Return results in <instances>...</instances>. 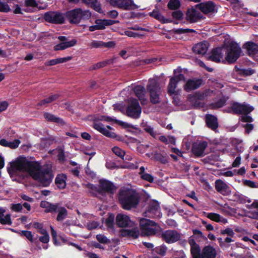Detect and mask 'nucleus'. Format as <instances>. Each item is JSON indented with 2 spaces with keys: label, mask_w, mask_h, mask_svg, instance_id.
Wrapping results in <instances>:
<instances>
[{
  "label": "nucleus",
  "mask_w": 258,
  "mask_h": 258,
  "mask_svg": "<svg viewBox=\"0 0 258 258\" xmlns=\"http://www.w3.org/2000/svg\"><path fill=\"white\" fill-rule=\"evenodd\" d=\"M18 171L27 172L33 179L38 181L44 187L49 185L53 177L51 168L41 169L40 163L29 161L25 157H19L11 163L10 167L8 168L10 174Z\"/></svg>",
  "instance_id": "nucleus-1"
},
{
  "label": "nucleus",
  "mask_w": 258,
  "mask_h": 258,
  "mask_svg": "<svg viewBox=\"0 0 258 258\" xmlns=\"http://www.w3.org/2000/svg\"><path fill=\"white\" fill-rule=\"evenodd\" d=\"M118 198L121 208L126 210L136 208L140 201L138 193L129 188L120 189L118 192Z\"/></svg>",
  "instance_id": "nucleus-2"
},
{
  "label": "nucleus",
  "mask_w": 258,
  "mask_h": 258,
  "mask_svg": "<svg viewBox=\"0 0 258 258\" xmlns=\"http://www.w3.org/2000/svg\"><path fill=\"white\" fill-rule=\"evenodd\" d=\"M64 14V20L67 19L71 24H78L82 21L89 19L92 16L89 10H83L80 8L67 11Z\"/></svg>",
  "instance_id": "nucleus-3"
},
{
  "label": "nucleus",
  "mask_w": 258,
  "mask_h": 258,
  "mask_svg": "<svg viewBox=\"0 0 258 258\" xmlns=\"http://www.w3.org/2000/svg\"><path fill=\"white\" fill-rule=\"evenodd\" d=\"M40 206L45 209L44 212L46 213H57L56 220L58 222L63 221L68 215V212L66 208L60 206L58 203L53 204L47 201H43L41 202Z\"/></svg>",
  "instance_id": "nucleus-4"
},
{
  "label": "nucleus",
  "mask_w": 258,
  "mask_h": 258,
  "mask_svg": "<svg viewBox=\"0 0 258 258\" xmlns=\"http://www.w3.org/2000/svg\"><path fill=\"white\" fill-rule=\"evenodd\" d=\"M140 235L142 237L154 235L161 229L160 226L157 223L146 218L140 220Z\"/></svg>",
  "instance_id": "nucleus-5"
},
{
  "label": "nucleus",
  "mask_w": 258,
  "mask_h": 258,
  "mask_svg": "<svg viewBox=\"0 0 258 258\" xmlns=\"http://www.w3.org/2000/svg\"><path fill=\"white\" fill-rule=\"evenodd\" d=\"M142 108L137 99L131 98L128 101V105L126 108V115L133 118L140 117Z\"/></svg>",
  "instance_id": "nucleus-6"
},
{
  "label": "nucleus",
  "mask_w": 258,
  "mask_h": 258,
  "mask_svg": "<svg viewBox=\"0 0 258 258\" xmlns=\"http://www.w3.org/2000/svg\"><path fill=\"white\" fill-rule=\"evenodd\" d=\"M241 49L237 43H232L227 49L225 59L229 64L234 63L239 57Z\"/></svg>",
  "instance_id": "nucleus-7"
},
{
  "label": "nucleus",
  "mask_w": 258,
  "mask_h": 258,
  "mask_svg": "<svg viewBox=\"0 0 258 258\" xmlns=\"http://www.w3.org/2000/svg\"><path fill=\"white\" fill-rule=\"evenodd\" d=\"M44 20L51 24H62L64 23V14L57 11H48L44 13Z\"/></svg>",
  "instance_id": "nucleus-8"
},
{
  "label": "nucleus",
  "mask_w": 258,
  "mask_h": 258,
  "mask_svg": "<svg viewBox=\"0 0 258 258\" xmlns=\"http://www.w3.org/2000/svg\"><path fill=\"white\" fill-rule=\"evenodd\" d=\"M231 111L228 112H232L235 114H248L252 111L254 108L251 106H248L245 104H241L236 102H234L230 108Z\"/></svg>",
  "instance_id": "nucleus-9"
},
{
  "label": "nucleus",
  "mask_w": 258,
  "mask_h": 258,
  "mask_svg": "<svg viewBox=\"0 0 258 258\" xmlns=\"http://www.w3.org/2000/svg\"><path fill=\"white\" fill-rule=\"evenodd\" d=\"M110 4L114 7L125 10L137 9L139 6L135 4L133 0H110Z\"/></svg>",
  "instance_id": "nucleus-10"
},
{
  "label": "nucleus",
  "mask_w": 258,
  "mask_h": 258,
  "mask_svg": "<svg viewBox=\"0 0 258 258\" xmlns=\"http://www.w3.org/2000/svg\"><path fill=\"white\" fill-rule=\"evenodd\" d=\"M57 38L60 42L54 46L53 49L55 51L64 50L75 46L77 42L76 39L69 41L68 38L64 36H59Z\"/></svg>",
  "instance_id": "nucleus-11"
},
{
  "label": "nucleus",
  "mask_w": 258,
  "mask_h": 258,
  "mask_svg": "<svg viewBox=\"0 0 258 258\" xmlns=\"http://www.w3.org/2000/svg\"><path fill=\"white\" fill-rule=\"evenodd\" d=\"M115 223L120 228L132 227L135 225V223L131 220L128 216L121 213L116 215Z\"/></svg>",
  "instance_id": "nucleus-12"
},
{
  "label": "nucleus",
  "mask_w": 258,
  "mask_h": 258,
  "mask_svg": "<svg viewBox=\"0 0 258 258\" xmlns=\"http://www.w3.org/2000/svg\"><path fill=\"white\" fill-rule=\"evenodd\" d=\"M161 237L167 243H172L180 240V234L175 230H167L163 231Z\"/></svg>",
  "instance_id": "nucleus-13"
},
{
  "label": "nucleus",
  "mask_w": 258,
  "mask_h": 258,
  "mask_svg": "<svg viewBox=\"0 0 258 258\" xmlns=\"http://www.w3.org/2000/svg\"><path fill=\"white\" fill-rule=\"evenodd\" d=\"M94 127L96 130L107 137L115 139L117 141L121 142H124L125 140L124 137L118 136L115 133L110 132L104 126L103 124H95Z\"/></svg>",
  "instance_id": "nucleus-14"
},
{
  "label": "nucleus",
  "mask_w": 258,
  "mask_h": 258,
  "mask_svg": "<svg viewBox=\"0 0 258 258\" xmlns=\"http://www.w3.org/2000/svg\"><path fill=\"white\" fill-rule=\"evenodd\" d=\"M203 84H204V81L201 78L189 79L186 81L183 88L186 92H189L199 88Z\"/></svg>",
  "instance_id": "nucleus-15"
},
{
  "label": "nucleus",
  "mask_w": 258,
  "mask_h": 258,
  "mask_svg": "<svg viewBox=\"0 0 258 258\" xmlns=\"http://www.w3.org/2000/svg\"><path fill=\"white\" fill-rule=\"evenodd\" d=\"M99 189L101 191V195L103 193L107 192L109 194H113L116 189V187L114 184L107 179H101L99 181Z\"/></svg>",
  "instance_id": "nucleus-16"
},
{
  "label": "nucleus",
  "mask_w": 258,
  "mask_h": 258,
  "mask_svg": "<svg viewBox=\"0 0 258 258\" xmlns=\"http://www.w3.org/2000/svg\"><path fill=\"white\" fill-rule=\"evenodd\" d=\"M203 16L201 12L192 7L188 9L186 14V19L190 23H195L203 19Z\"/></svg>",
  "instance_id": "nucleus-17"
},
{
  "label": "nucleus",
  "mask_w": 258,
  "mask_h": 258,
  "mask_svg": "<svg viewBox=\"0 0 258 258\" xmlns=\"http://www.w3.org/2000/svg\"><path fill=\"white\" fill-rule=\"evenodd\" d=\"M208 146V143L206 141L195 143L192 145V152L193 154L198 157H203L204 152Z\"/></svg>",
  "instance_id": "nucleus-18"
},
{
  "label": "nucleus",
  "mask_w": 258,
  "mask_h": 258,
  "mask_svg": "<svg viewBox=\"0 0 258 258\" xmlns=\"http://www.w3.org/2000/svg\"><path fill=\"white\" fill-rule=\"evenodd\" d=\"M196 7L205 14L213 13L215 11V5L213 2L208 1L205 3H201L196 5Z\"/></svg>",
  "instance_id": "nucleus-19"
},
{
  "label": "nucleus",
  "mask_w": 258,
  "mask_h": 258,
  "mask_svg": "<svg viewBox=\"0 0 258 258\" xmlns=\"http://www.w3.org/2000/svg\"><path fill=\"white\" fill-rule=\"evenodd\" d=\"M215 188L218 192L224 196H228L231 193L230 187L221 179L216 180Z\"/></svg>",
  "instance_id": "nucleus-20"
},
{
  "label": "nucleus",
  "mask_w": 258,
  "mask_h": 258,
  "mask_svg": "<svg viewBox=\"0 0 258 258\" xmlns=\"http://www.w3.org/2000/svg\"><path fill=\"white\" fill-rule=\"evenodd\" d=\"M131 229H120V235L121 237H129L133 239L138 238L140 235V231L137 227H132Z\"/></svg>",
  "instance_id": "nucleus-21"
},
{
  "label": "nucleus",
  "mask_w": 258,
  "mask_h": 258,
  "mask_svg": "<svg viewBox=\"0 0 258 258\" xmlns=\"http://www.w3.org/2000/svg\"><path fill=\"white\" fill-rule=\"evenodd\" d=\"M205 121L207 127L215 131L218 127V118L213 114H208L205 116Z\"/></svg>",
  "instance_id": "nucleus-22"
},
{
  "label": "nucleus",
  "mask_w": 258,
  "mask_h": 258,
  "mask_svg": "<svg viewBox=\"0 0 258 258\" xmlns=\"http://www.w3.org/2000/svg\"><path fill=\"white\" fill-rule=\"evenodd\" d=\"M223 56L222 48L216 47L212 50L211 54L208 56V58L213 61L220 62Z\"/></svg>",
  "instance_id": "nucleus-23"
},
{
  "label": "nucleus",
  "mask_w": 258,
  "mask_h": 258,
  "mask_svg": "<svg viewBox=\"0 0 258 258\" xmlns=\"http://www.w3.org/2000/svg\"><path fill=\"white\" fill-rule=\"evenodd\" d=\"M216 256L217 251L214 247L209 245L203 248L202 258H216Z\"/></svg>",
  "instance_id": "nucleus-24"
},
{
  "label": "nucleus",
  "mask_w": 258,
  "mask_h": 258,
  "mask_svg": "<svg viewBox=\"0 0 258 258\" xmlns=\"http://www.w3.org/2000/svg\"><path fill=\"white\" fill-rule=\"evenodd\" d=\"M209 47V43L207 41L196 44L192 48L193 51L198 54H205L206 53Z\"/></svg>",
  "instance_id": "nucleus-25"
},
{
  "label": "nucleus",
  "mask_w": 258,
  "mask_h": 258,
  "mask_svg": "<svg viewBox=\"0 0 258 258\" xmlns=\"http://www.w3.org/2000/svg\"><path fill=\"white\" fill-rule=\"evenodd\" d=\"M149 15L150 17L157 20L162 24L173 22V20L165 18L158 10H153L152 12L149 13Z\"/></svg>",
  "instance_id": "nucleus-26"
},
{
  "label": "nucleus",
  "mask_w": 258,
  "mask_h": 258,
  "mask_svg": "<svg viewBox=\"0 0 258 258\" xmlns=\"http://www.w3.org/2000/svg\"><path fill=\"white\" fill-rule=\"evenodd\" d=\"M246 49L249 56L254 55L258 53V44L252 41L246 42L243 46Z\"/></svg>",
  "instance_id": "nucleus-27"
},
{
  "label": "nucleus",
  "mask_w": 258,
  "mask_h": 258,
  "mask_svg": "<svg viewBox=\"0 0 258 258\" xmlns=\"http://www.w3.org/2000/svg\"><path fill=\"white\" fill-rule=\"evenodd\" d=\"M5 212V209L0 207V223L3 225H11L12 224L11 215L10 214H8L4 216Z\"/></svg>",
  "instance_id": "nucleus-28"
},
{
  "label": "nucleus",
  "mask_w": 258,
  "mask_h": 258,
  "mask_svg": "<svg viewBox=\"0 0 258 258\" xmlns=\"http://www.w3.org/2000/svg\"><path fill=\"white\" fill-rule=\"evenodd\" d=\"M133 90L136 96L141 101L142 104H143V102L147 100L145 98L146 91L144 87L141 85H137L134 88Z\"/></svg>",
  "instance_id": "nucleus-29"
},
{
  "label": "nucleus",
  "mask_w": 258,
  "mask_h": 258,
  "mask_svg": "<svg viewBox=\"0 0 258 258\" xmlns=\"http://www.w3.org/2000/svg\"><path fill=\"white\" fill-rule=\"evenodd\" d=\"M43 116L48 121L55 122L60 125H63L65 124L64 121L62 118L57 117L50 113L45 112Z\"/></svg>",
  "instance_id": "nucleus-30"
},
{
  "label": "nucleus",
  "mask_w": 258,
  "mask_h": 258,
  "mask_svg": "<svg viewBox=\"0 0 258 258\" xmlns=\"http://www.w3.org/2000/svg\"><path fill=\"white\" fill-rule=\"evenodd\" d=\"M160 209L159 203L157 201L152 200L151 201L147 208L146 213L156 214Z\"/></svg>",
  "instance_id": "nucleus-31"
},
{
  "label": "nucleus",
  "mask_w": 258,
  "mask_h": 258,
  "mask_svg": "<svg viewBox=\"0 0 258 258\" xmlns=\"http://www.w3.org/2000/svg\"><path fill=\"white\" fill-rule=\"evenodd\" d=\"M194 244L192 245L191 242H189L191 245L190 253L192 258H202V251H201L200 246L195 241H194Z\"/></svg>",
  "instance_id": "nucleus-32"
},
{
  "label": "nucleus",
  "mask_w": 258,
  "mask_h": 258,
  "mask_svg": "<svg viewBox=\"0 0 258 258\" xmlns=\"http://www.w3.org/2000/svg\"><path fill=\"white\" fill-rule=\"evenodd\" d=\"M67 176L65 174H58L55 179V183L58 188L62 189L66 187Z\"/></svg>",
  "instance_id": "nucleus-33"
},
{
  "label": "nucleus",
  "mask_w": 258,
  "mask_h": 258,
  "mask_svg": "<svg viewBox=\"0 0 258 258\" xmlns=\"http://www.w3.org/2000/svg\"><path fill=\"white\" fill-rule=\"evenodd\" d=\"M147 89L149 93V94L160 92V87L159 83L155 80H149V84L147 86Z\"/></svg>",
  "instance_id": "nucleus-34"
},
{
  "label": "nucleus",
  "mask_w": 258,
  "mask_h": 258,
  "mask_svg": "<svg viewBox=\"0 0 258 258\" xmlns=\"http://www.w3.org/2000/svg\"><path fill=\"white\" fill-rule=\"evenodd\" d=\"M59 95L55 94L50 95L48 97L40 100L38 103V106H47L48 104L58 99Z\"/></svg>",
  "instance_id": "nucleus-35"
},
{
  "label": "nucleus",
  "mask_w": 258,
  "mask_h": 258,
  "mask_svg": "<svg viewBox=\"0 0 258 258\" xmlns=\"http://www.w3.org/2000/svg\"><path fill=\"white\" fill-rule=\"evenodd\" d=\"M178 82L175 80L174 78H171L167 87V91L169 95L172 96L174 94L175 89L177 87Z\"/></svg>",
  "instance_id": "nucleus-36"
},
{
  "label": "nucleus",
  "mask_w": 258,
  "mask_h": 258,
  "mask_svg": "<svg viewBox=\"0 0 258 258\" xmlns=\"http://www.w3.org/2000/svg\"><path fill=\"white\" fill-rule=\"evenodd\" d=\"M182 69L180 67H178L174 70V76L172 78H174L175 80L179 82L180 81H185V78L183 74H182Z\"/></svg>",
  "instance_id": "nucleus-37"
},
{
  "label": "nucleus",
  "mask_w": 258,
  "mask_h": 258,
  "mask_svg": "<svg viewBox=\"0 0 258 258\" xmlns=\"http://www.w3.org/2000/svg\"><path fill=\"white\" fill-rule=\"evenodd\" d=\"M235 69L237 73L242 76H250L254 73V71L251 68L248 69H239L237 66H235Z\"/></svg>",
  "instance_id": "nucleus-38"
},
{
  "label": "nucleus",
  "mask_w": 258,
  "mask_h": 258,
  "mask_svg": "<svg viewBox=\"0 0 258 258\" xmlns=\"http://www.w3.org/2000/svg\"><path fill=\"white\" fill-rule=\"evenodd\" d=\"M181 6L179 0H170L167 4V7L171 10H178Z\"/></svg>",
  "instance_id": "nucleus-39"
},
{
  "label": "nucleus",
  "mask_w": 258,
  "mask_h": 258,
  "mask_svg": "<svg viewBox=\"0 0 258 258\" xmlns=\"http://www.w3.org/2000/svg\"><path fill=\"white\" fill-rule=\"evenodd\" d=\"M105 225L108 228L113 229L114 225V215L112 213H109L108 217L106 219Z\"/></svg>",
  "instance_id": "nucleus-40"
},
{
  "label": "nucleus",
  "mask_w": 258,
  "mask_h": 258,
  "mask_svg": "<svg viewBox=\"0 0 258 258\" xmlns=\"http://www.w3.org/2000/svg\"><path fill=\"white\" fill-rule=\"evenodd\" d=\"M104 120L106 122H114L119 125L123 126L124 127H128V124L127 123L123 122L122 121L117 120L116 119L112 118V117L108 116H105Z\"/></svg>",
  "instance_id": "nucleus-41"
},
{
  "label": "nucleus",
  "mask_w": 258,
  "mask_h": 258,
  "mask_svg": "<svg viewBox=\"0 0 258 258\" xmlns=\"http://www.w3.org/2000/svg\"><path fill=\"white\" fill-rule=\"evenodd\" d=\"M159 92H156L150 94V101L152 104H156L160 103Z\"/></svg>",
  "instance_id": "nucleus-42"
},
{
  "label": "nucleus",
  "mask_w": 258,
  "mask_h": 258,
  "mask_svg": "<svg viewBox=\"0 0 258 258\" xmlns=\"http://www.w3.org/2000/svg\"><path fill=\"white\" fill-rule=\"evenodd\" d=\"M226 102V99L224 97H223L218 100L216 102L212 104L213 108L214 109L219 108L224 106Z\"/></svg>",
  "instance_id": "nucleus-43"
},
{
  "label": "nucleus",
  "mask_w": 258,
  "mask_h": 258,
  "mask_svg": "<svg viewBox=\"0 0 258 258\" xmlns=\"http://www.w3.org/2000/svg\"><path fill=\"white\" fill-rule=\"evenodd\" d=\"M232 237H233L227 236L226 238H225L224 240H223L221 237L218 238V243H219V245L220 246V247H225L226 243H229L234 241V240L232 239Z\"/></svg>",
  "instance_id": "nucleus-44"
},
{
  "label": "nucleus",
  "mask_w": 258,
  "mask_h": 258,
  "mask_svg": "<svg viewBox=\"0 0 258 258\" xmlns=\"http://www.w3.org/2000/svg\"><path fill=\"white\" fill-rule=\"evenodd\" d=\"M112 151L116 156L124 160L125 152L118 147H114L112 149Z\"/></svg>",
  "instance_id": "nucleus-45"
},
{
  "label": "nucleus",
  "mask_w": 258,
  "mask_h": 258,
  "mask_svg": "<svg viewBox=\"0 0 258 258\" xmlns=\"http://www.w3.org/2000/svg\"><path fill=\"white\" fill-rule=\"evenodd\" d=\"M233 198H234V201L240 204H244L246 202V197L239 193H235L233 195Z\"/></svg>",
  "instance_id": "nucleus-46"
},
{
  "label": "nucleus",
  "mask_w": 258,
  "mask_h": 258,
  "mask_svg": "<svg viewBox=\"0 0 258 258\" xmlns=\"http://www.w3.org/2000/svg\"><path fill=\"white\" fill-rule=\"evenodd\" d=\"M96 238L100 243L108 244L110 243V239H108L107 237L103 234H97L96 236Z\"/></svg>",
  "instance_id": "nucleus-47"
},
{
  "label": "nucleus",
  "mask_w": 258,
  "mask_h": 258,
  "mask_svg": "<svg viewBox=\"0 0 258 258\" xmlns=\"http://www.w3.org/2000/svg\"><path fill=\"white\" fill-rule=\"evenodd\" d=\"M220 234L221 235H225L227 234L228 236L229 237H234L235 233L233 230L230 228H226L225 229H221L220 231Z\"/></svg>",
  "instance_id": "nucleus-48"
},
{
  "label": "nucleus",
  "mask_w": 258,
  "mask_h": 258,
  "mask_svg": "<svg viewBox=\"0 0 258 258\" xmlns=\"http://www.w3.org/2000/svg\"><path fill=\"white\" fill-rule=\"evenodd\" d=\"M207 217L214 221L219 222L221 220V216L217 213H210L207 215Z\"/></svg>",
  "instance_id": "nucleus-49"
},
{
  "label": "nucleus",
  "mask_w": 258,
  "mask_h": 258,
  "mask_svg": "<svg viewBox=\"0 0 258 258\" xmlns=\"http://www.w3.org/2000/svg\"><path fill=\"white\" fill-rule=\"evenodd\" d=\"M174 33L177 34H181L186 33H192V32H196V31L194 29H182V28H179L177 29L173 30Z\"/></svg>",
  "instance_id": "nucleus-50"
},
{
  "label": "nucleus",
  "mask_w": 258,
  "mask_h": 258,
  "mask_svg": "<svg viewBox=\"0 0 258 258\" xmlns=\"http://www.w3.org/2000/svg\"><path fill=\"white\" fill-rule=\"evenodd\" d=\"M155 157L157 161H160L163 164H166L168 162L167 157L160 153H156L155 154Z\"/></svg>",
  "instance_id": "nucleus-51"
},
{
  "label": "nucleus",
  "mask_w": 258,
  "mask_h": 258,
  "mask_svg": "<svg viewBox=\"0 0 258 258\" xmlns=\"http://www.w3.org/2000/svg\"><path fill=\"white\" fill-rule=\"evenodd\" d=\"M172 16L173 19L177 20H181L183 18V14L180 10H175L172 13Z\"/></svg>",
  "instance_id": "nucleus-52"
},
{
  "label": "nucleus",
  "mask_w": 258,
  "mask_h": 258,
  "mask_svg": "<svg viewBox=\"0 0 258 258\" xmlns=\"http://www.w3.org/2000/svg\"><path fill=\"white\" fill-rule=\"evenodd\" d=\"M95 23L97 25L99 30H103L105 28V19H96Z\"/></svg>",
  "instance_id": "nucleus-53"
},
{
  "label": "nucleus",
  "mask_w": 258,
  "mask_h": 258,
  "mask_svg": "<svg viewBox=\"0 0 258 258\" xmlns=\"http://www.w3.org/2000/svg\"><path fill=\"white\" fill-rule=\"evenodd\" d=\"M11 11V9L9 5L6 3L1 2L0 0V12L7 13Z\"/></svg>",
  "instance_id": "nucleus-54"
},
{
  "label": "nucleus",
  "mask_w": 258,
  "mask_h": 258,
  "mask_svg": "<svg viewBox=\"0 0 258 258\" xmlns=\"http://www.w3.org/2000/svg\"><path fill=\"white\" fill-rule=\"evenodd\" d=\"M140 177L143 180H146L150 183L154 182V177L150 174L145 173V174L142 175Z\"/></svg>",
  "instance_id": "nucleus-55"
},
{
  "label": "nucleus",
  "mask_w": 258,
  "mask_h": 258,
  "mask_svg": "<svg viewBox=\"0 0 258 258\" xmlns=\"http://www.w3.org/2000/svg\"><path fill=\"white\" fill-rule=\"evenodd\" d=\"M86 186L88 189H91L93 191L98 192L99 194H101V191H100V189H99V186L98 187V186L96 185L89 183L86 185Z\"/></svg>",
  "instance_id": "nucleus-56"
},
{
  "label": "nucleus",
  "mask_w": 258,
  "mask_h": 258,
  "mask_svg": "<svg viewBox=\"0 0 258 258\" xmlns=\"http://www.w3.org/2000/svg\"><path fill=\"white\" fill-rule=\"evenodd\" d=\"M21 235L25 236L31 242L33 241V235L30 231L22 230L21 231Z\"/></svg>",
  "instance_id": "nucleus-57"
},
{
  "label": "nucleus",
  "mask_w": 258,
  "mask_h": 258,
  "mask_svg": "<svg viewBox=\"0 0 258 258\" xmlns=\"http://www.w3.org/2000/svg\"><path fill=\"white\" fill-rule=\"evenodd\" d=\"M104 42L102 41L93 40L91 43L93 48H103Z\"/></svg>",
  "instance_id": "nucleus-58"
},
{
  "label": "nucleus",
  "mask_w": 258,
  "mask_h": 258,
  "mask_svg": "<svg viewBox=\"0 0 258 258\" xmlns=\"http://www.w3.org/2000/svg\"><path fill=\"white\" fill-rule=\"evenodd\" d=\"M20 143L21 142L19 140L15 139L13 142H8L9 146L8 147H9L11 149H16L19 146Z\"/></svg>",
  "instance_id": "nucleus-59"
},
{
  "label": "nucleus",
  "mask_w": 258,
  "mask_h": 258,
  "mask_svg": "<svg viewBox=\"0 0 258 258\" xmlns=\"http://www.w3.org/2000/svg\"><path fill=\"white\" fill-rule=\"evenodd\" d=\"M11 209L12 211L16 212H20L23 209V206L20 203L12 204Z\"/></svg>",
  "instance_id": "nucleus-60"
},
{
  "label": "nucleus",
  "mask_w": 258,
  "mask_h": 258,
  "mask_svg": "<svg viewBox=\"0 0 258 258\" xmlns=\"http://www.w3.org/2000/svg\"><path fill=\"white\" fill-rule=\"evenodd\" d=\"M91 5H92V7L93 8V9L95 11H96L99 13H102V9L101 7V5L99 3H98L97 0H96V1L95 2L92 3Z\"/></svg>",
  "instance_id": "nucleus-61"
},
{
  "label": "nucleus",
  "mask_w": 258,
  "mask_h": 258,
  "mask_svg": "<svg viewBox=\"0 0 258 258\" xmlns=\"http://www.w3.org/2000/svg\"><path fill=\"white\" fill-rule=\"evenodd\" d=\"M98 226V222L95 221H93L91 222L88 223L87 227L88 229H89V230H91L97 228Z\"/></svg>",
  "instance_id": "nucleus-62"
},
{
  "label": "nucleus",
  "mask_w": 258,
  "mask_h": 258,
  "mask_svg": "<svg viewBox=\"0 0 258 258\" xmlns=\"http://www.w3.org/2000/svg\"><path fill=\"white\" fill-rule=\"evenodd\" d=\"M144 130L148 133H149L151 136L155 137L156 135V133L154 131L153 127H151L150 125H145L144 126Z\"/></svg>",
  "instance_id": "nucleus-63"
},
{
  "label": "nucleus",
  "mask_w": 258,
  "mask_h": 258,
  "mask_svg": "<svg viewBox=\"0 0 258 258\" xmlns=\"http://www.w3.org/2000/svg\"><path fill=\"white\" fill-rule=\"evenodd\" d=\"M243 127L245 128V133L249 134L253 130L254 125L253 124L246 123L243 125Z\"/></svg>",
  "instance_id": "nucleus-64"
}]
</instances>
